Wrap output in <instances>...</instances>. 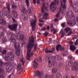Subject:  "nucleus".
<instances>
[{"instance_id": "obj_20", "label": "nucleus", "mask_w": 78, "mask_h": 78, "mask_svg": "<svg viewBox=\"0 0 78 78\" xmlns=\"http://www.w3.org/2000/svg\"><path fill=\"white\" fill-rule=\"evenodd\" d=\"M55 78H62V76L61 74L58 73L56 75Z\"/></svg>"}, {"instance_id": "obj_10", "label": "nucleus", "mask_w": 78, "mask_h": 78, "mask_svg": "<svg viewBox=\"0 0 78 78\" xmlns=\"http://www.w3.org/2000/svg\"><path fill=\"white\" fill-rule=\"evenodd\" d=\"M55 3H54V2H52L51 3V5H50V9H51V8H52V9H53L55 8L54 5H58V4L59 1L58 0L57 1L56 0H55Z\"/></svg>"}, {"instance_id": "obj_18", "label": "nucleus", "mask_w": 78, "mask_h": 78, "mask_svg": "<svg viewBox=\"0 0 78 78\" xmlns=\"http://www.w3.org/2000/svg\"><path fill=\"white\" fill-rule=\"evenodd\" d=\"M52 51L51 50L48 51L47 50H46L45 51V53H52L55 50V48H53L52 49Z\"/></svg>"}, {"instance_id": "obj_39", "label": "nucleus", "mask_w": 78, "mask_h": 78, "mask_svg": "<svg viewBox=\"0 0 78 78\" xmlns=\"http://www.w3.org/2000/svg\"><path fill=\"white\" fill-rule=\"evenodd\" d=\"M44 36H47V35H48V32H46L44 33Z\"/></svg>"}, {"instance_id": "obj_59", "label": "nucleus", "mask_w": 78, "mask_h": 78, "mask_svg": "<svg viewBox=\"0 0 78 78\" xmlns=\"http://www.w3.org/2000/svg\"><path fill=\"white\" fill-rule=\"evenodd\" d=\"M42 61V58H40V61Z\"/></svg>"}, {"instance_id": "obj_55", "label": "nucleus", "mask_w": 78, "mask_h": 78, "mask_svg": "<svg viewBox=\"0 0 78 78\" xmlns=\"http://www.w3.org/2000/svg\"><path fill=\"white\" fill-rule=\"evenodd\" d=\"M56 33V30H55L54 31V34H55Z\"/></svg>"}, {"instance_id": "obj_9", "label": "nucleus", "mask_w": 78, "mask_h": 78, "mask_svg": "<svg viewBox=\"0 0 78 78\" xmlns=\"http://www.w3.org/2000/svg\"><path fill=\"white\" fill-rule=\"evenodd\" d=\"M6 5L7 7L8 11H7V17L9 19L11 17V16L10 15V6L9 4V3H7Z\"/></svg>"}, {"instance_id": "obj_50", "label": "nucleus", "mask_w": 78, "mask_h": 78, "mask_svg": "<svg viewBox=\"0 0 78 78\" xmlns=\"http://www.w3.org/2000/svg\"><path fill=\"white\" fill-rule=\"evenodd\" d=\"M72 56L71 55H70V56H69V57H68V58L69 59H72Z\"/></svg>"}, {"instance_id": "obj_16", "label": "nucleus", "mask_w": 78, "mask_h": 78, "mask_svg": "<svg viewBox=\"0 0 78 78\" xmlns=\"http://www.w3.org/2000/svg\"><path fill=\"white\" fill-rule=\"evenodd\" d=\"M12 14L14 17H16V18H17V13L16 11H15L14 10L12 11Z\"/></svg>"}, {"instance_id": "obj_22", "label": "nucleus", "mask_w": 78, "mask_h": 78, "mask_svg": "<svg viewBox=\"0 0 78 78\" xmlns=\"http://www.w3.org/2000/svg\"><path fill=\"white\" fill-rule=\"evenodd\" d=\"M64 31L67 33L69 31H70V29L69 28H66L65 29Z\"/></svg>"}, {"instance_id": "obj_44", "label": "nucleus", "mask_w": 78, "mask_h": 78, "mask_svg": "<svg viewBox=\"0 0 78 78\" xmlns=\"http://www.w3.org/2000/svg\"><path fill=\"white\" fill-rule=\"evenodd\" d=\"M68 43H69V44H73V42L72 41H69V42Z\"/></svg>"}, {"instance_id": "obj_58", "label": "nucleus", "mask_w": 78, "mask_h": 78, "mask_svg": "<svg viewBox=\"0 0 78 78\" xmlns=\"http://www.w3.org/2000/svg\"><path fill=\"white\" fill-rule=\"evenodd\" d=\"M51 28H53V24H51Z\"/></svg>"}, {"instance_id": "obj_5", "label": "nucleus", "mask_w": 78, "mask_h": 78, "mask_svg": "<svg viewBox=\"0 0 78 78\" xmlns=\"http://www.w3.org/2000/svg\"><path fill=\"white\" fill-rule=\"evenodd\" d=\"M14 47L16 50V54L18 56L20 55V46L19 45V43H15Z\"/></svg>"}, {"instance_id": "obj_53", "label": "nucleus", "mask_w": 78, "mask_h": 78, "mask_svg": "<svg viewBox=\"0 0 78 78\" xmlns=\"http://www.w3.org/2000/svg\"><path fill=\"white\" fill-rule=\"evenodd\" d=\"M33 2L34 4H36V0H33Z\"/></svg>"}, {"instance_id": "obj_1", "label": "nucleus", "mask_w": 78, "mask_h": 78, "mask_svg": "<svg viewBox=\"0 0 78 78\" xmlns=\"http://www.w3.org/2000/svg\"><path fill=\"white\" fill-rule=\"evenodd\" d=\"M34 42V41L33 37H32L30 38L29 40V42L28 43L27 45V46L28 50L26 58L28 60H30L31 56H33V52H31V50L32 49L33 47L34 46V44H33Z\"/></svg>"}, {"instance_id": "obj_54", "label": "nucleus", "mask_w": 78, "mask_h": 78, "mask_svg": "<svg viewBox=\"0 0 78 78\" xmlns=\"http://www.w3.org/2000/svg\"><path fill=\"white\" fill-rule=\"evenodd\" d=\"M49 29H50V27L49 26H48L47 28V29L48 30H49Z\"/></svg>"}, {"instance_id": "obj_45", "label": "nucleus", "mask_w": 78, "mask_h": 78, "mask_svg": "<svg viewBox=\"0 0 78 78\" xmlns=\"http://www.w3.org/2000/svg\"><path fill=\"white\" fill-rule=\"evenodd\" d=\"M37 47V45L36 44V45H34V50H36V47Z\"/></svg>"}, {"instance_id": "obj_43", "label": "nucleus", "mask_w": 78, "mask_h": 78, "mask_svg": "<svg viewBox=\"0 0 78 78\" xmlns=\"http://www.w3.org/2000/svg\"><path fill=\"white\" fill-rule=\"evenodd\" d=\"M66 24V23H62V27H64V26Z\"/></svg>"}, {"instance_id": "obj_29", "label": "nucleus", "mask_w": 78, "mask_h": 78, "mask_svg": "<svg viewBox=\"0 0 78 78\" xmlns=\"http://www.w3.org/2000/svg\"><path fill=\"white\" fill-rule=\"evenodd\" d=\"M55 59H56V58H58V59H58V60H60V59H61V57L60 56H56V57H55Z\"/></svg>"}, {"instance_id": "obj_13", "label": "nucleus", "mask_w": 78, "mask_h": 78, "mask_svg": "<svg viewBox=\"0 0 78 78\" xmlns=\"http://www.w3.org/2000/svg\"><path fill=\"white\" fill-rule=\"evenodd\" d=\"M33 67L35 69H36L37 67V66H38V64L37 62L36 61V60H34L33 64Z\"/></svg>"}, {"instance_id": "obj_11", "label": "nucleus", "mask_w": 78, "mask_h": 78, "mask_svg": "<svg viewBox=\"0 0 78 78\" xmlns=\"http://www.w3.org/2000/svg\"><path fill=\"white\" fill-rule=\"evenodd\" d=\"M20 8L23 12V14H25L27 12V11L25 9V8L24 7V6L23 5H21L20 7Z\"/></svg>"}, {"instance_id": "obj_46", "label": "nucleus", "mask_w": 78, "mask_h": 78, "mask_svg": "<svg viewBox=\"0 0 78 78\" xmlns=\"http://www.w3.org/2000/svg\"><path fill=\"white\" fill-rule=\"evenodd\" d=\"M37 4H40V2H39V0H37Z\"/></svg>"}, {"instance_id": "obj_24", "label": "nucleus", "mask_w": 78, "mask_h": 78, "mask_svg": "<svg viewBox=\"0 0 78 78\" xmlns=\"http://www.w3.org/2000/svg\"><path fill=\"white\" fill-rule=\"evenodd\" d=\"M68 64L69 66H72L73 64V62L72 60H70L68 62Z\"/></svg>"}, {"instance_id": "obj_23", "label": "nucleus", "mask_w": 78, "mask_h": 78, "mask_svg": "<svg viewBox=\"0 0 78 78\" xmlns=\"http://www.w3.org/2000/svg\"><path fill=\"white\" fill-rule=\"evenodd\" d=\"M52 71L53 73H55L56 72V71H57V70L55 68H53L52 69Z\"/></svg>"}, {"instance_id": "obj_28", "label": "nucleus", "mask_w": 78, "mask_h": 78, "mask_svg": "<svg viewBox=\"0 0 78 78\" xmlns=\"http://www.w3.org/2000/svg\"><path fill=\"white\" fill-rule=\"evenodd\" d=\"M2 22H1L0 23L1 24H3V25H5L6 24V21H4L3 20H2Z\"/></svg>"}, {"instance_id": "obj_17", "label": "nucleus", "mask_w": 78, "mask_h": 78, "mask_svg": "<svg viewBox=\"0 0 78 78\" xmlns=\"http://www.w3.org/2000/svg\"><path fill=\"white\" fill-rule=\"evenodd\" d=\"M62 48L61 47V45H58L56 46V50L57 51H58V50H62L61 49Z\"/></svg>"}, {"instance_id": "obj_41", "label": "nucleus", "mask_w": 78, "mask_h": 78, "mask_svg": "<svg viewBox=\"0 0 78 78\" xmlns=\"http://www.w3.org/2000/svg\"><path fill=\"white\" fill-rule=\"evenodd\" d=\"M2 15H4V16H6V12L4 11V12L2 13Z\"/></svg>"}, {"instance_id": "obj_64", "label": "nucleus", "mask_w": 78, "mask_h": 78, "mask_svg": "<svg viewBox=\"0 0 78 78\" xmlns=\"http://www.w3.org/2000/svg\"><path fill=\"white\" fill-rule=\"evenodd\" d=\"M66 78H68V76H66Z\"/></svg>"}, {"instance_id": "obj_49", "label": "nucleus", "mask_w": 78, "mask_h": 78, "mask_svg": "<svg viewBox=\"0 0 78 78\" xmlns=\"http://www.w3.org/2000/svg\"><path fill=\"white\" fill-rule=\"evenodd\" d=\"M44 25V24H41V23H39V25L40 27H42V25Z\"/></svg>"}, {"instance_id": "obj_26", "label": "nucleus", "mask_w": 78, "mask_h": 78, "mask_svg": "<svg viewBox=\"0 0 78 78\" xmlns=\"http://www.w3.org/2000/svg\"><path fill=\"white\" fill-rule=\"evenodd\" d=\"M67 23L69 25H74L73 23L70 21L68 22Z\"/></svg>"}, {"instance_id": "obj_8", "label": "nucleus", "mask_w": 78, "mask_h": 78, "mask_svg": "<svg viewBox=\"0 0 78 78\" xmlns=\"http://www.w3.org/2000/svg\"><path fill=\"white\" fill-rule=\"evenodd\" d=\"M9 28L11 30H14V31H16L17 30V24H14L12 26L9 25Z\"/></svg>"}, {"instance_id": "obj_52", "label": "nucleus", "mask_w": 78, "mask_h": 78, "mask_svg": "<svg viewBox=\"0 0 78 78\" xmlns=\"http://www.w3.org/2000/svg\"><path fill=\"white\" fill-rule=\"evenodd\" d=\"M3 62H2L1 60H0V64L1 65L2 64H3Z\"/></svg>"}, {"instance_id": "obj_2", "label": "nucleus", "mask_w": 78, "mask_h": 78, "mask_svg": "<svg viewBox=\"0 0 78 78\" xmlns=\"http://www.w3.org/2000/svg\"><path fill=\"white\" fill-rule=\"evenodd\" d=\"M63 2H61V6L62 7L60 8V10L58 12V14L56 15V17H59V14L61 12L62 14H63V12L64 11V9H65L66 8V0H62Z\"/></svg>"}, {"instance_id": "obj_14", "label": "nucleus", "mask_w": 78, "mask_h": 78, "mask_svg": "<svg viewBox=\"0 0 78 78\" xmlns=\"http://www.w3.org/2000/svg\"><path fill=\"white\" fill-rule=\"evenodd\" d=\"M16 37V39H23L24 36L22 35H17Z\"/></svg>"}, {"instance_id": "obj_60", "label": "nucleus", "mask_w": 78, "mask_h": 78, "mask_svg": "<svg viewBox=\"0 0 78 78\" xmlns=\"http://www.w3.org/2000/svg\"><path fill=\"white\" fill-rule=\"evenodd\" d=\"M3 71V70L2 69H0V72H2Z\"/></svg>"}, {"instance_id": "obj_38", "label": "nucleus", "mask_w": 78, "mask_h": 78, "mask_svg": "<svg viewBox=\"0 0 78 78\" xmlns=\"http://www.w3.org/2000/svg\"><path fill=\"white\" fill-rule=\"evenodd\" d=\"M69 3L71 5H72L73 3H72V0H69Z\"/></svg>"}, {"instance_id": "obj_21", "label": "nucleus", "mask_w": 78, "mask_h": 78, "mask_svg": "<svg viewBox=\"0 0 78 78\" xmlns=\"http://www.w3.org/2000/svg\"><path fill=\"white\" fill-rule=\"evenodd\" d=\"M76 7H75V6H74V9L75 11V12H78V7H77V6H78V5H76ZM76 8H77V9Z\"/></svg>"}, {"instance_id": "obj_12", "label": "nucleus", "mask_w": 78, "mask_h": 78, "mask_svg": "<svg viewBox=\"0 0 78 78\" xmlns=\"http://www.w3.org/2000/svg\"><path fill=\"white\" fill-rule=\"evenodd\" d=\"M33 9L30 7L29 9L27 11L30 16H32V14H33Z\"/></svg>"}, {"instance_id": "obj_4", "label": "nucleus", "mask_w": 78, "mask_h": 78, "mask_svg": "<svg viewBox=\"0 0 78 78\" xmlns=\"http://www.w3.org/2000/svg\"><path fill=\"white\" fill-rule=\"evenodd\" d=\"M45 10H47V8L45 7L44 4H43V7L41 8V12L44 14V16H43L42 19H44L45 20H47L48 19V18L47 16L48 15V13L44 12Z\"/></svg>"}, {"instance_id": "obj_7", "label": "nucleus", "mask_w": 78, "mask_h": 78, "mask_svg": "<svg viewBox=\"0 0 78 78\" xmlns=\"http://www.w3.org/2000/svg\"><path fill=\"white\" fill-rule=\"evenodd\" d=\"M73 71H76L78 69V63L76 62H75L71 68Z\"/></svg>"}, {"instance_id": "obj_47", "label": "nucleus", "mask_w": 78, "mask_h": 78, "mask_svg": "<svg viewBox=\"0 0 78 78\" xmlns=\"http://www.w3.org/2000/svg\"><path fill=\"white\" fill-rule=\"evenodd\" d=\"M39 22H44V21H42L41 19L39 20Z\"/></svg>"}, {"instance_id": "obj_63", "label": "nucleus", "mask_w": 78, "mask_h": 78, "mask_svg": "<svg viewBox=\"0 0 78 78\" xmlns=\"http://www.w3.org/2000/svg\"><path fill=\"white\" fill-rule=\"evenodd\" d=\"M77 21H78V17H77Z\"/></svg>"}, {"instance_id": "obj_25", "label": "nucleus", "mask_w": 78, "mask_h": 78, "mask_svg": "<svg viewBox=\"0 0 78 78\" xmlns=\"http://www.w3.org/2000/svg\"><path fill=\"white\" fill-rule=\"evenodd\" d=\"M36 75H37L38 76H39L40 75H41V73H40V72L39 71H37V75H35V76H36V77L37 76Z\"/></svg>"}, {"instance_id": "obj_51", "label": "nucleus", "mask_w": 78, "mask_h": 78, "mask_svg": "<svg viewBox=\"0 0 78 78\" xmlns=\"http://www.w3.org/2000/svg\"><path fill=\"white\" fill-rule=\"evenodd\" d=\"M46 30V28H45V27H44L42 29V31H44V30Z\"/></svg>"}, {"instance_id": "obj_61", "label": "nucleus", "mask_w": 78, "mask_h": 78, "mask_svg": "<svg viewBox=\"0 0 78 78\" xmlns=\"http://www.w3.org/2000/svg\"><path fill=\"white\" fill-rule=\"evenodd\" d=\"M16 1H22V0H15Z\"/></svg>"}, {"instance_id": "obj_33", "label": "nucleus", "mask_w": 78, "mask_h": 78, "mask_svg": "<svg viewBox=\"0 0 78 78\" xmlns=\"http://www.w3.org/2000/svg\"><path fill=\"white\" fill-rule=\"evenodd\" d=\"M27 19H28V16H27V15L26 14V16L24 17V20H26Z\"/></svg>"}, {"instance_id": "obj_3", "label": "nucleus", "mask_w": 78, "mask_h": 78, "mask_svg": "<svg viewBox=\"0 0 78 78\" xmlns=\"http://www.w3.org/2000/svg\"><path fill=\"white\" fill-rule=\"evenodd\" d=\"M36 18L35 16H34V19H31L30 20V25L32 27V31H33L35 30L36 25Z\"/></svg>"}, {"instance_id": "obj_62", "label": "nucleus", "mask_w": 78, "mask_h": 78, "mask_svg": "<svg viewBox=\"0 0 78 78\" xmlns=\"http://www.w3.org/2000/svg\"><path fill=\"white\" fill-rule=\"evenodd\" d=\"M38 34H39V35H41V33L39 32H38Z\"/></svg>"}, {"instance_id": "obj_40", "label": "nucleus", "mask_w": 78, "mask_h": 78, "mask_svg": "<svg viewBox=\"0 0 78 78\" xmlns=\"http://www.w3.org/2000/svg\"><path fill=\"white\" fill-rule=\"evenodd\" d=\"M72 33H73V32H72V31H70L68 33V34L67 35V36H70V35L72 34Z\"/></svg>"}, {"instance_id": "obj_31", "label": "nucleus", "mask_w": 78, "mask_h": 78, "mask_svg": "<svg viewBox=\"0 0 78 78\" xmlns=\"http://www.w3.org/2000/svg\"><path fill=\"white\" fill-rule=\"evenodd\" d=\"M17 69H18L19 70H21V69H22V67L21 66V65H19L17 66Z\"/></svg>"}, {"instance_id": "obj_32", "label": "nucleus", "mask_w": 78, "mask_h": 78, "mask_svg": "<svg viewBox=\"0 0 78 78\" xmlns=\"http://www.w3.org/2000/svg\"><path fill=\"white\" fill-rule=\"evenodd\" d=\"M10 39L11 41H12V42H15L16 41V40L14 38H11Z\"/></svg>"}, {"instance_id": "obj_36", "label": "nucleus", "mask_w": 78, "mask_h": 78, "mask_svg": "<svg viewBox=\"0 0 78 78\" xmlns=\"http://www.w3.org/2000/svg\"><path fill=\"white\" fill-rule=\"evenodd\" d=\"M51 64L52 65H53V66H54V65H56V62H52Z\"/></svg>"}, {"instance_id": "obj_42", "label": "nucleus", "mask_w": 78, "mask_h": 78, "mask_svg": "<svg viewBox=\"0 0 78 78\" xmlns=\"http://www.w3.org/2000/svg\"><path fill=\"white\" fill-rule=\"evenodd\" d=\"M78 39L76 40V42L75 43V45H78Z\"/></svg>"}, {"instance_id": "obj_27", "label": "nucleus", "mask_w": 78, "mask_h": 78, "mask_svg": "<svg viewBox=\"0 0 78 78\" xmlns=\"http://www.w3.org/2000/svg\"><path fill=\"white\" fill-rule=\"evenodd\" d=\"M26 3L27 6H29L30 5V3H29V0H26Z\"/></svg>"}, {"instance_id": "obj_34", "label": "nucleus", "mask_w": 78, "mask_h": 78, "mask_svg": "<svg viewBox=\"0 0 78 78\" xmlns=\"http://www.w3.org/2000/svg\"><path fill=\"white\" fill-rule=\"evenodd\" d=\"M51 61L49 60L48 61V66L50 67H51V63H50Z\"/></svg>"}, {"instance_id": "obj_30", "label": "nucleus", "mask_w": 78, "mask_h": 78, "mask_svg": "<svg viewBox=\"0 0 78 78\" xmlns=\"http://www.w3.org/2000/svg\"><path fill=\"white\" fill-rule=\"evenodd\" d=\"M21 62H22L23 65L25 63V60L24 59V58H23V57L21 59Z\"/></svg>"}, {"instance_id": "obj_15", "label": "nucleus", "mask_w": 78, "mask_h": 78, "mask_svg": "<svg viewBox=\"0 0 78 78\" xmlns=\"http://www.w3.org/2000/svg\"><path fill=\"white\" fill-rule=\"evenodd\" d=\"M70 49L71 50V51H74L75 50V49H76V48H75V46H74L73 45H70Z\"/></svg>"}, {"instance_id": "obj_57", "label": "nucleus", "mask_w": 78, "mask_h": 78, "mask_svg": "<svg viewBox=\"0 0 78 78\" xmlns=\"http://www.w3.org/2000/svg\"><path fill=\"white\" fill-rule=\"evenodd\" d=\"M58 19H56L54 21H55V22H57V21H58Z\"/></svg>"}, {"instance_id": "obj_19", "label": "nucleus", "mask_w": 78, "mask_h": 78, "mask_svg": "<svg viewBox=\"0 0 78 78\" xmlns=\"http://www.w3.org/2000/svg\"><path fill=\"white\" fill-rule=\"evenodd\" d=\"M6 71L7 72H9V71H11V66H9L6 67Z\"/></svg>"}, {"instance_id": "obj_56", "label": "nucleus", "mask_w": 78, "mask_h": 78, "mask_svg": "<svg viewBox=\"0 0 78 78\" xmlns=\"http://www.w3.org/2000/svg\"><path fill=\"white\" fill-rule=\"evenodd\" d=\"M12 20H13V21L14 22H16V20H14L13 18H12Z\"/></svg>"}, {"instance_id": "obj_35", "label": "nucleus", "mask_w": 78, "mask_h": 78, "mask_svg": "<svg viewBox=\"0 0 78 78\" xmlns=\"http://www.w3.org/2000/svg\"><path fill=\"white\" fill-rule=\"evenodd\" d=\"M12 9H16V8H17V6H16L13 5L12 6Z\"/></svg>"}, {"instance_id": "obj_37", "label": "nucleus", "mask_w": 78, "mask_h": 78, "mask_svg": "<svg viewBox=\"0 0 78 78\" xmlns=\"http://www.w3.org/2000/svg\"><path fill=\"white\" fill-rule=\"evenodd\" d=\"M6 53V50H4L2 52V54H5Z\"/></svg>"}, {"instance_id": "obj_6", "label": "nucleus", "mask_w": 78, "mask_h": 78, "mask_svg": "<svg viewBox=\"0 0 78 78\" xmlns=\"http://www.w3.org/2000/svg\"><path fill=\"white\" fill-rule=\"evenodd\" d=\"M12 55V53H9L7 55H6L5 57V59L6 60H7L8 61H12L14 59V56Z\"/></svg>"}, {"instance_id": "obj_48", "label": "nucleus", "mask_w": 78, "mask_h": 78, "mask_svg": "<svg viewBox=\"0 0 78 78\" xmlns=\"http://www.w3.org/2000/svg\"><path fill=\"white\" fill-rule=\"evenodd\" d=\"M0 78H3V76L0 74Z\"/></svg>"}]
</instances>
